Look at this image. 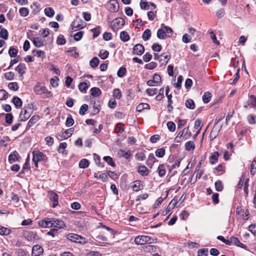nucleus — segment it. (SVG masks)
I'll return each mask as SVG.
<instances>
[{
	"mask_svg": "<svg viewBox=\"0 0 256 256\" xmlns=\"http://www.w3.org/2000/svg\"><path fill=\"white\" fill-rule=\"evenodd\" d=\"M32 112V105L28 104L22 110L19 116V120L24 122L30 116L31 113Z\"/></svg>",
	"mask_w": 256,
	"mask_h": 256,
	"instance_id": "nucleus-1",
	"label": "nucleus"
},
{
	"mask_svg": "<svg viewBox=\"0 0 256 256\" xmlns=\"http://www.w3.org/2000/svg\"><path fill=\"white\" fill-rule=\"evenodd\" d=\"M134 242L138 245H142L154 242V239L148 236H138L135 238Z\"/></svg>",
	"mask_w": 256,
	"mask_h": 256,
	"instance_id": "nucleus-2",
	"label": "nucleus"
},
{
	"mask_svg": "<svg viewBox=\"0 0 256 256\" xmlns=\"http://www.w3.org/2000/svg\"><path fill=\"white\" fill-rule=\"evenodd\" d=\"M54 218H45L41 220H39L38 223L40 226L42 228H52L53 222H54Z\"/></svg>",
	"mask_w": 256,
	"mask_h": 256,
	"instance_id": "nucleus-3",
	"label": "nucleus"
},
{
	"mask_svg": "<svg viewBox=\"0 0 256 256\" xmlns=\"http://www.w3.org/2000/svg\"><path fill=\"white\" fill-rule=\"evenodd\" d=\"M106 6L110 12H116L119 9V4L116 0H110L106 4Z\"/></svg>",
	"mask_w": 256,
	"mask_h": 256,
	"instance_id": "nucleus-4",
	"label": "nucleus"
},
{
	"mask_svg": "<svg viewBox=\"0 0 256 256\" xmlns=\"http://www.w3.org/2000/svg\"><path fill=\"white\" fill-rule=\"evenodd\" d=\"M33 158L32 160H36V161H45L47 158L46 155H44L42 152L40 151H34L32 152Z\"/></svg>",
	"mask_w": 256,
	"mask_h": 256,
	"instance_id": "nucleus-5",
	"label": "nucleus"
},
{
	"mask_svg": "<svg viewBox=\"0 0 256 256\" xmlns=\"http://www.w3.org/2000/svg\"><path fill=\"white\" fill-rule=\"evenodd\" d=\"M34 92L36 94L41 95L42 94H50V92L44 86L39 84L36 85L34 88Z\"/></svg>",
	"mask_w": 256,
	"mask_h": 256,
	"instance_id": "nucleus-6",
	"label": "nucleus"
},
{
	"mask_svg": "<svg viewBox=\"0 0 256 256\" xmlns=\"http://www.w3.org/2000/svg\"><path fill=\"white\" fill-rule=\"evenodd\" d=\"M43 252V248L40 246L36 244L32 248V256H40Z\"/></svg>",
	"mask_w": 256,
	"mask_h": 256,
	"instance_id": "nucleus-7",
	"label": "nucleus"
},
{
	"mask_svg": "<svg viewBox=\"0 0 256 256\" xmlns=\"http://www.w3.org/2000/svg\"><path fill=\"white\" fill-rule=\"evenodd\" d=\"M222 126H214L212 130H211L210 134V140H213L218 135L219 132H220Z\"/></svg>",
	"mask_w": 256,
	"mask_h": 256,
	"instance_id": "nucleus-8",
	"label": "nucleus"
},
{
	"mask_svg": "<svg viewBox=\"0 0 256 256\" xmlns=\"http://www.w3.org/2000/svg\"><path fill=\"white\" fill-rule=\"evenodd\" d=\"M144 47L141 44H137L133 48V53L136 55L142 54L144 53Z\"/></svg>",
	"mask_w": 256,
	"mask_h": 256,
	"instance_id": "nucleus-9",
	"label": "nucleus"
},
{
	"mask_svg": "<svg viewBox=\"0 0 256 256\" xmlns=\"http://www.w3.org/2000/svg\"><path fill=\"white\" fill-rule=\"evenodd\" d=\"M188 127L186 128H184L183 129L181 132H179L178 134V138H185V139H187L188 137L190 136L191 133L190 132V134L187 136V134L188 132Z\"/></svg>",
	"mask_w": 256,
	"mask_h": 256,
	"instance_id": "nucleus-10",
	"label": "nucleus"
},
{
	"mask_svg": "<svg viewBox=\"0 0 256 256\" xmlns=\"http://www.w3.org/2000/svg\"><path fill=\"white\" fill-rule=\"evenodd\" d=\"M230 242H232V244H234L235 246H240L242 248H246V245L240 242L238 239L236 237H230Z\"/></svg>",
	"mask_w": 256,
	"mask_h": 256,
	"instance_id": "nucleus-11",
	"label": "nucleus"
},
{
	"mask_svg": "<svg viewBox=\"0 0 256 256\" xmlns=\"http://www.w3.org/2000/svg\"><path fill=\"white\" fill-rule=\"evenodd\" d=\"M50 200L53 202L52 207L55 208L58 204V195L54 192L50 194Z\"/></svg>",
	"mask_w": 256,
	"mask_h": 256,
	"instance_id": "nucleus-12",
	"label": "nucleus"
},
{
	"mask_svg": "<svg viewBox=\"0 0 256 256\" xmlns=\"http://www.w3.org/2000/svg\"><path fill=\"white\" fill-rule=\"evenodd\" d=\"M221 154H219L218 152H214L212 154V156L210 158V161L212 164H214L218 162V158Z\"/></svg>",
	"mask_w": 256,
	"mask_h": 256,
	"instance_id": "nucleus-13",
	"label": "nucleus"
},
{
	"mask_svg": "<svg viewBox=\"0 0 256 256\" xmlns=\"http://www.w3.org/2000/svg\"><path fill=\"white\" fill-rule=\"evenodd\" d=\"M138 172L142 176H146L148 174V170L144 166H140L138 168Z\"/></svg>",
	"mask_w": 256,
	"mask_h": 256,
	"instance_id": "nucleus-14",
	"label": "nucleus"
},
{
	"mask_svg": "<svg viewBox=\"0 0 256 256\" xmlns=\"http://www.w3.org/2000/svg\"><path fill=\"white\" fill-rule=\"evenodd\" d=\"M34 44L38 48L41 47L44 45V41L40 38H34L32 40Z\"/></svg>",
	"mask_w": 256,
	"mask_h": 256,
	"instance_id": "nucleus-15",
	"label": "nucleus"
},
{
	"mask_svg": "<svg viewBox=\"0 0 256 256\" xmlns=\"http://www.w3.org/2000/svg\"><path fill=\"white\" fill-rule=\"evenodd\" d=\"M157 37L159 39L161 40H164L166 37V32H165L163 28L162 27L161 28L158 30L157 32Z\"/></svg>",
	"mask_w": 256,
	"mask_h": 256,
	"instance_id": "nucleus-16",
	"label": "nucleus"
},
{
	"mask_svg": "<svg viewBox=\"0 0 256 256\" xmlns=\"http://www.w3.org/2000/svg\"><path fill=\"white\" fill-rule=\"evenodd\" d=\"M54 222H53L54 224H52V227L62 228L65 225L64 222L62 220L54 218Z\"/></svg>",
	"mask_w": 256,
	"mask_h": 256,
	"instance_id": "nucleus-17",
	"label": "nucleus"
},
{
	"mask_svg": "<svg viewBox=\"0 0 256 256\" xmlns=\"http://www.w3.org/2000/svg\"><path fill=\"white\" fill-rule=\"evenodd\" d=\"M26 67L24 64H20L16 68V70L21 76H22L26 72L25 70Z\"/></svg>",
	"mask_w": 256,
	"mask_h": 256,
	"instance_id": "nucleus-18",
	"label": "nucleus"
},
{
	"mask_svg": "<svg viewBox=\"0 0 256 256\" xmlns=\"http://www.w3.org/2000/svg\"><path fill=\"white\" fill-rule=\"evenodd\" d=\"M39 118V116L38 115L32 116L28 124L27 128L31 127L38 120Z\"/></svg>",
	"mask_w": 256,
	"mask_h": 256,
	"instance_id": "nucleus-19",
	"label": "nucleus"
},
{
	"mask_svg": "<svg viewBox=\"0 0 256 256\" xmlns=\"http://www.w3.org/2000/svg\"><path fill=\"white\" fill-rule=\"evenodd\" d=\"M74 130L72 128H70L68 130H66L62 133V137L64 139L70 137L74 132Z\"/></svg>",
	"mask_w": 256,
	"mask_h": 256,
	"instance_id": "nucleus-20",
	"label": "nucleus"
},
{
	"mask_svg": "<svg viewBox=\"0 0 256 256\" xmlns=\"http://www.w3.org/2000/svg\"><path fill=\"white\" fill-rule=\"evenodd\" d=\"M66 146L67 144L66 142L60 143L58 148V152L64 154H67V152L65 150V148H66Z\"/></svg>",
	"mask_w": 256,
	"mask_h": 256,
	"instance_id": "nucleus-21",
	"label": "nucleus"
},
{
	"mask_svg": "<svg viewBox=\"0 0 256 256\" xmlns=\"http://www.w3.org/2000/svg\"><path fill=\"white\" fill-rule=\"evenodd\" d=\"M18 154L16 152H14L10 154L8 156V160L10 163L14 162L18 160Z\"/></svg>",
	"mask_w": 256,
	"mask_h": 256,
	"instance_id": "nucleus-22",
	"label": "nucleus"
},
{
	"mask_svg": "<svg viewBox=\"0 0 256 256\" xmlns=\"http://www.w3.org/2000/svg\"><path fill=\"white\" fill-rule=\"evenodd\" d=\"M150 106L149 104L146 103H142L139 104L136 108V111L140 112L144 109H150Z\"/></svg>",
	"mask_w": 256,
	"mask_h": 256,
	"instance_id": "nucleus-23",
	"label": "nucleus"
},
{
	"mask_svg": "<svg viewBox=\"0 0 256 256\" xmlns=\"http://www.w3.org/2000/svg\"><path fill=\"white\" fill-rule=\"evenodd\" d=\"M156 160V158L153 154H150L148 156L146 164L151 168V166L154 164Z\"/></svg>",
	"mask_w": 256,
	"mask_h": 256,
	"instance_id": "nucleus-24",
	"label": "nucleus"
},
{
	"mask_svg": "<svg viewBox=\"0 0 256 256\" xmlns=\"http://www.w3.org/2000/svg\"><path fill=\"white\" fill-rule=\"evenodd\" d=\"M12 232V230L6 227L0 226V234L3 236H8Z\"/></svg>",
	"mask_w": 256,
	"mask_h": 256,
	"instance_id": "nucleus-25",
	"label": "nucleus"
},
{
	"mask_svg": "<svg viewBox=\"0 0 256 256\" xmlns=\"http://www.w3.org/2000/svg\"><path fill=\"white\" fill-rule=\"evenodd\" d=\"M12 101L16 108H20L22 106V102L20 98L17 96H14Z\"/></svg>",
	"mask_w": 256,
	"mask_h": 256,
	"instance_id": "nucleus-26",
	"label": "nucleus"
},
{
	"mask_svg": "<svg viewBox=\"0 0 256 256\" xmlns=\"http://www.w3.org/2000/svg\"><path fill=\"white\" fill-rule=\"evenodd\" d=\"M186 107L189 109L194 110L195 108L194 101L192 99H188L185 102Z\"/></svg>",
	"mask_w": 256,
	"mask_h": 256,
	"instance_id": "nucleus-27",
	"label": "nucleus"
},
{
	"mask_svg": "<svg viewBox=\"0 0 256 256\" xmlns=\"http://www.w3.org/2000/svg\"><path fill=\"white\" fill-rule=\"evenodd\" d=\"M120 38L124 42L128 41L130 39V36L126 32L123 31L120 34Z\"/></svg>",
	"mask_w": 256,
	"mask_h": 256,
	"instance_id": "nucleus-28",
	"label": "nucleus"
},
{
	"mask_svg": "<svg viewBox=\"0 0 256 256\" xmlns=\"http://www.w3.org/2000/svg\"><path fill=\"white\" fill-rule=\"evenodd\" d=\"M90 94L93 96H98L101 94L100 90L99 88L96 87L92 88L90 90Z\"/></svg>",
	"mask_w": 256,
	"mask_h": 256,
	"instance_id": "nucleus-29",
	"label": "nucleus"
},
{
	"mask_svg": "<svg viewBox=\"0 0 256 256\" xmlns=\"http://www.w3.org/2000/svg\"><path fill=\"white\" fill-rule=\"evenodd\" d=\"M40 4L36 2H34L32 5L31 6L32 8V13L34 14H37L40 10Z\"/></svg>",
	"mask_w": 256,
	"mask_h": 256,
	"instance_id": "nucleus-30",
	"label": "nucleus"
},
{
	"mask_svg": "<svg viewBox=\"0 0 256 256\" xmlns=\"http://www.w3.org/2000/svg\"><path fill=\"white\" fill-rule=\"evenodd\" d=\"M132 186L133 190L135 192H138L141 190V184L139 180H136L133 182Z\"/></svg>",
	"mask_w": 256,
	"mask_h": 256,
	"instance_id": "nucleus-31",
	"label": "nucleus"
},
{
	"mask_svg": "<svg viewBox=\"0 0 256 256\" xmlns=\"http://www.w3.org/2000/svg\"><path fill=\"white\" fill-rule=\"evenodd\" d=\"M161 26L162 28H163L165 32H166V36L170 37L173 33V30L172 29L168 26H164V24H162Z\"/></svg>",
	"mask_w": 256,
	"mask_h": 256,
	"instance_id": "nucleus-32",
	"label": "nucleus"
},
{
	"mask_svg": "<svg viewBox=\"0 0 256 256\" xmlns=\"http://www.w3.org/2000/svg\"><path fill=\"white\" fill-rule=\"evenodd\" d=\"M72 30H76L75 28H77L78 30L82 29L84 27V26L83 24H78L76 20H74V22H72Z\"/></svg>",
	"mask_w": 256,
	"mask_h": 256,
	"instance_id": "nucleus-33",
	"label": "nucleus"
},
{
	"mask_svg": "<svg viewBox=\"0 0 256 256\" xmlns=\"http://www.w3.org/2000/svg\"><path fill=\"white\" fill-rule=\"evenodd\" d=\"M144 249L145 252L152 253L156 251V247L152 245H147L144 246Z\"/></svg>",
	"mask_w": 256,
	"mask_h": 256,
	"instance_id": "nucleus-34",
	"label": "nucleus"
},
{
	"mask_svg": "<svg viewBox=\"0 0 256 256\" xmlns=\"http://www.w3.org/2000/svg\"><path fill=\"white\" fill-rule=\"evenodd\" d=\"M211 97L212 94L210 92H206L202 96V100L204 103L207 104L210 101Z\"/></svg>",
	"mask_w": 256,
	"mask_h": 256,
	"instance_id": "nucleus-35",
	"label": "nucleus"
},
{
	"mask_svg": "<svg viewBox=\"0 0 256 256\" xmlns=\"http://www.w3.org/2000/svg\"><path fill=\"white\" fill-rule=\"evenodd\" d=\"M158 175L160 177L164 176L166 174L164 164H160L158 168Z\"/></svg>",
	"mask_w": 256,
	"mask_h": 256,
	"instance_id": "nucleus-36",
	"label": "nucleus"
},
{
	"mask_svg": "<svg viewBox=\"0 0 256 256\" xmlns=\"http://www.w3.org/2000/svg\"><path fill=\"white\" fill-rule=\"evenodd\" d=\"M118 154H120L122 156L125 158L126 159H128L131 156V154L130 150L125 151L122 150H120L119 151Z\"/></svg>",
	"mask_w": 256,
	"mask_h": 256,
	"instance_id": "nucleus-37",
	"label": "nucleus"
},
{
	"mask_svg": "<svg viewBox=\"0 0 256 256\" xmlns=\"http://www.w3.org/2000/svg\"><path fill=\"white\" fill-rule=\"evenodd\" d=\"M89 162L86 158L82 159L79 162V167L82 168H84L88 166Z\"/></svg>",
	"mask_w": 256,
	"mask_h": 256,
	"instance_id": "nucleus-38",
	"label": "nucleus"
},
{
	"mask_svg": "<svg viewBox=\"0 0 256 256\" xmlns=\"http://www.w3.org/2000/svg\"><path fill=\"white\" fill-rule=\"evenodd\" d=\"M214 186L216 190L218 192H221L224 188V186L222 181L218 180L215 182Z\"/></svg>",
	"mask_w": 256,
	"mask_h": 256,
	"instance_id": "nucleus-39",
	"label": "nucleus"
},
{
	"mask_svg": "<svg viewBox=\"0 0 256 256\" xmlns=\"http://www.w3.org/2000/svg\"><path fill=\"white\" fill-rule=\"evenodd\" d=\"M124 124L122 123L119 122L117 124L114 128L115 132L116 133H122L124 130Z\"/></svg>",
	"mask_w": 256,
	"mask_h": 256,
	"instance_id": "nucleus-40",
	"label": "nucleus"
},
{
	"mask_svg": "<svg viewBox=\"0 0 256 256\" xmlns=\"http://www.w3.org/2000/svg\"><path fill=\"white\" fill-rule=\"evenodd\" d=\"M151 36V31L149 29H146L143 32L142 38V39L146 41L148 40Z\"/></svg>",
	"mask_w": 256,
	"mask_h": 256,
	"instance_id": "nucleus-41",
	"label": "nucleus"
},
{
	"mask_svg": "<svg viewBox=\"0 0 256 256\" xmlns=\"http://www.w3.org/2000/svg\"><path fill=\"white\" fill-rule=\"evenodd\" d=\"M45 14L48 17H52L54 14V10L50 7L46 8L44 9Z\"/></svg>",
	"mask_w": 256,
	"mask_h": 256,
	"instance_id": "nucleus-42",
	"label": "nucleus"
},
{
	"mask_svg": "<svg viewBox=\"0 0 256 256\" xmlns=\"http://www.w3.org/2000/svg\"><path fill=\"white\" fill-rule=\"evenodd\" d=\"M99 64V60L96 57H94L92 58L90 62V64L91 67L95 68L98 66Z\"/></svg>",
	"mask_w": 256,
	"mask_h": 256,
	"instance_id": "nucleus-43",
	"label": "nucleus"
},
{
	"mask_svg": "<svg viewBox=\"0 0 256 256\" xmlns=\"http://www.w3.org/2000/svg\"><path fill=\"white\" fill-rule=\"evenodd\" d=\"M250 172L252 175L256 173V157L254 158L250 165Z\"/></svg>",
	"mask_w": 256,
	"mask_h": 256,
	"instance_id": "nucleus-44",
	"label": "nucleus"
},
{
	"mask_svg": "<svg viewBox=\"0 0 256 256\" xmlns=\"http://www.w3.org/2000/svg\"><path fill=\"white\" fill-rule=\"evenodd\" d=\"M8 30L6 28H2L0 32V37L4 40H7L8 38Z\"/></svg>",
	"mask_w": 256,
	"mask_h": 256,
	"instance_id": "nucleus-45",
	"label": "nucleus"
},
{
	"mask_svg": "<svg viewBox=\"0 0 256 256\" xmlns=\"http://www.w3.org/2000/svg\"><path fill=\"white\" fill-rule=\"evenodd\" d=\"M156 156L158 158H162L165 154V150L164 148H158L156 150Z\"/></svg>",
	"mask_w": 256,
	"mask_h": 256,
	"instance_id": "nucleus-46",
	"label": "nucleus"
},
{
	"mask_svg": "<svg viewBox=\"0 0 256 256\" xmlns=\"http://www.w3.org/2000/svg\"><path fill=\"white\" fill-rule=\"evenodd\" d=\"M78 88L82 92H86L88 88V86L86 82H82L78 84Z\"/></svg>",
	"mask_w": 256,
	"mask_h": 256,
	"instance_id": "nucleus-47",
	"label": "nucleus"
},
{
	"mask_svg": "<svg viewBox=\"0 0 256 256\" xmlns=\"http://www.w3.org/2000/svg\"><path fill=\"white\" fill-rule=\"evenodd\" d=\"M66 40L64 38V36L62 34H60L58 38L56 40V43L59 45H63L66 44Z\"/></svg>",
	"mask_w": 256,
	"mask_h": 256,
	"instance_id": "nucleus-48",
	"label": "nucleus"
},
{
	"mask_svg": "<svg viewBox=\"0 0 256 256\" xmlns=\"http://www.w3.org/2000/svg\"><path fill=\"white\" fill-rule=\"evenodd\" d=\"M180 162H181L180 158H178V159L176 160V161L174 162V164H172L170 166L169 170L172 171L174 168H178L180 166Z\"/></svg>",
	"mask_w": 256,
	"mask_h": 256,
	"instance_id": "nucleus-49",
	"label": "nucleus"
},
{
	"mask_svg": "<svg viewBox=\"0 0 256 256\" xmlns=\"http://www.w3.org/2000/svg\"><path fill=\"white\" fill-rule=\"evenodd\" d=\"M78 237V235L74 234H70L68 235V239L70 241L74 242H76L77 238Z\"/></svg>",
	"mask_w": 256,
	"mask_h": 256,
	"instance_id": "nucleus-50",
	"label": "nucleus"
},
{
	"mask_svg": "<svg viewBox=\"0 0 256 256\" xmlns=\"http://www.w3.org/2000/svg\"><path fill=\"white\" fill-rule=\"evenodd\" d=\"M104 160L110 166L114 167L116 166L112 158L110 156H105L104 157Z\"/></svg>",
	"mask_w": 256,
	"mask_h": 256,
	"instance_id": "nucleus-51",
	"label": "nucleus"
},
{
	"mask_svg": "<svg viewBox=\"0 0 256 256\" xmlns=\"http://www.w3.org/2000/svg\"><path fill=\"white\" fill-rule=\"evenodd\" d=\"M125 24L124 20L122 18H117L115 19L114 25L117 24V26L120 28L123 26Z\"/></svg>",
	"mask_w": 256,
	"mask_h": 256,
	"instance_id": "nucleus-52",
	"label": "nucleus"
},
{
	"mask_svg": "<svg viewBox=\"0 0 256 256\" xmlns=\"http://www.w3.org/2000/svg\"><path fill=\"white\" fill-rule=\"evenodd\" d=\"M109 52L107 50H101L98 56L102 60L106 59L108 56Z\"/></svg>",
	"mask_w": 256,
	"mask_h": 256,
	"instance_id": "nucleus-53",
	"label": "nucleus"
},
{
	"mask_svg": "<svg viewBox=\"0 0 256 256\" xmlns=\"http://www.w3.org/2000/svg\"><path fill=\"white\" fill-rule=\"evenodd\" d=\"M35 52L36 53V55L38 57L42 58H44L46 57L45 52L44 51L34 50H32V53L34 54Z\"/></svg>",
	"mask_w": 256,
	"mask_h": 256,
	"instance_id": "nucleus-54",
	"label": "nucleus"
},
{
	"mask_svg": "<svg viewBox=\"0 0 256 256\" xmlns=\"http://www.w3.org/2000/svg\"><path fill=\"white\" fill-rule=\"evenodd\" d=\"M18 50L13 47H10L8 50V54L10 57H16L18 54Z\"/></svg>",
	"mask_w": 256,
	"mask_h": 256,
	"instance_id": "nucleus-55",
	"label": "nucleus"
},
{
	"mask_svg": "<svg viewBox=\"0 0 256 256\" xmlns=\"http://www.w3.org/2000/svg\"><path fill=\"white\" fill-rule=\"evenodd\" d=\"M20 14L22 16H26L28 14V10L26 8H22L19 10Z\"/></svg>",
	"mask_w": 256,
	"mask_h": 256,
	"instance_id": "nucleus-56",
	"label": "nucleus"
},
{
	"mask_svg": "<svg viewBox=\"0 0 256 256\" xmlns=\"http://www.w3.org/2000/svg\"><path fill=\"white\" fill-rule=\"evenodd\" d=\"M126 68L124 67H121L118 70L117 74L118 76L120 78L123 77L126 74Z\"/></svg>",
	"mask_w": 256,
	"mask_h": 256,
	"instance_id": "nucleus-57",
	"label": "nucleus"
},
{
	"mask_svg": "<svg viewBox=\"0 0 256 256\" xmlns=\"http://www.w3.org/2000/svg\"><path fill=\"white\" fill-rule=\"evenodd\" d=\"M74 124V119L72 118V116L71 115H69L66 118V125L67 126L70 127V126H72V125H73Z\"/></svg>",
	"mask_w": 256,
	"mask_h": 256,
	"instance_id": "nucleus-58",
	"label": "nucleus"
},
{
	"mask_svg": "<svg viewBox=\"0 0 256 256\" xmlns=\"http://www.w3.org/2000/svg\"><path fill=\"white\" fill-rule=\"evenodd\" d=\"M198 256H207L208 255V248H202L198 250Z\"/></svg>",
	"mask_w": 256,
	"mask_h": 256,
	"instance_id": "nucleus-59",
	"label": "nucleus"
},
{
	"mask_svg": "<svg viewBox=\"0 0 256 256\" xmlns=\"http://www.w3.org/2000/svg\"><path fill=\"white\" fill-rule=\"evenodd\" d=\"M186 149L188 150H194L195 148L194 144L193 142L189 141L185 144Z\"/></svg>",
	"mask_w": 256,
	"mask_h": 256,
	"instance_id": "nucleus-60",
	"label": "nucleus"
},
{
	"mask_svg": "<svg viewBox=\"0 0 256 256\" xmlns=\"http://www.w3.org/2000/svg\"><path fill=\"white\" fill-rule=\"evenodd\" d=\"M100 26H97L96 28L92 29L91 30L93 32V37L94 38H96L100 34Z\"/></svg>",
	"mask_w": 256,
	"mask_h": 256,
	"instance_id": "nucleus-61",
	"label": "nucleus"
},
{
	"mask_svg": "<svg viewBox=\"0 0 256 256\" xmlns=\"http://www.w3.org/2000/svg\"><path fill=\"white\" fill-rule=\"evenodd\" d=\"M8 97V93L4 90H0V100H4Z\"/></svg>",
	"mask_w": 256,
	"mask_h": 256,
	"instance_id": "nucleus-62",
	"label": "nucleus"
},
{
	"mask_svg": "<svg viewBox=\"0 0 256 256\" xmlns=\"http://www.w3.org/2000/svg\"><path fill=\"white\" fill-rule=\"evenodd\" d=\"M135 156L136 158L140 161L144 160L146 158V156L143 152H138Z\"/></svg>",
	"mask_w": 256,
	"mask_h": 256,
	"instance_id": "nucleus-63",
	"label": "nucleus"
},
{
	"mask_svg": "<svg viewBox=\"0 0 256 256\" xmlns=\"http://www.w3.org/2000/svg\"><path fill=\"white\" fill-rule=\"evenodd\" d=\"M167 126L168 129L170 132H174L176 130V124H175L171 121L168 122L167 123Z\"/></svg>",
	"mask_w": 256,
	"mask_h": 256,
	"instance_id": "nucleus-64",
	"label": "nucleus"
}]
</instances>
